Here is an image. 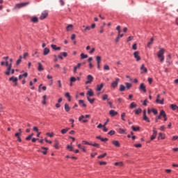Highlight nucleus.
Masks as SVG:
<instances>
[{"label":"nucleus","instance_id":"obj_52","mask_svg":"<svg viewBox=\"0 0 178 178\" xmlns=\"http://www.w3.org/2000/svg\"><path fill=\"white\" fill-rule=\"evenodd\" d=\"M124 90H126V86H124V85H120V91L123 92V91H124Z\"/></svg>","mask_w":178,"mask_h":178},{"label":"nucleus","instance_id":"obj_32","mask_svg":"<svg viewBox=\"0 0 178 178\" xmlns=\"http://www.w3.org/2000/svg\"><path fill=\"white\" fill-rule=\"evenodd\" d=\"M67 31H72L73 30V24H68L66 27Z\"/></svg>","mask_w":178,"mask_h":178},{"label":"nucleus","instance_id":"obj_47","mask_svg":"<svg viewBox=\"0 0 178 178\" xmlns=\"http://www.w3.org/2000/svg\"><path fill=\"white\" fill-rule=\"evenodd\" d=\"M131 129L134 131H139L140 130V127H134V126H132L131 127Z\"/></svg>","mask_w":178,"mask_h":178},{"label":"nucleus","instance_id":"obj_18","mask_svg":"<svg viewBox=\"0 0 178 178\" xmlns=\"http://www.w3.org/2000/svg\"><path fill=\"white\" fill-rule=\"evenodd\" d=\"M49 52H51V50H49V49L48 47H46L43 50V55L44 56H47V55H48L49 54Z\"/></svg>","mask_w":178,"mask_h":178},{"label":"nucleus","instance_id":"obj_2","mask_svg":"<svg viewBox=\"0 0 178 178\" xmlns=\"http://www.w3.org/2000/svg\"><path fill=\"white\" fill-rule=\"evenodd\" d=\"M165 49L160 48L159 51L156 54L157 58L159 59V61L161 62V63H162L163 60H165Z\"/></svg>","mask_w":178,"mask_h":178},{"label":"nucleus","instance_id":"obj_21","mask_svg":"<svg viewBox=\"0 0 178 178\" xmlns=\"http://www.w3.org/2000/svg\"><path fill=\"white\" fill-rule=\"evenodd\" d=\"M86 95H88V97H94V91H92V89H89Z\"/></svg>","mask_w":178,"mask_h":178},{"label":"nucleus","instance_id":"obj_17","mask_svg":"<svg viewBox=\"0 0 178 178\" xmlns=\"http://www.w3.org/2000/svg\"><path fill=\"white\" fill-rule=\"evenodd\" d=\"M109 115H110V116L113 118L114 116H116L118 115V112L115 111V110H111L109 111Z\"/></svg>","mask_w":178,"mask_h":178},{"label":"nucleus","instance_id":"obj_63","mask_svg":"<svg viewBox=\"0 0 178 178\" xmlns=\"http://www.w3.org/2000/svg\"><path fill=\"white\" fill-rule=\"evenodd\" d=\"M176 140H178V136H174L172 138V141H176Z\"/></svg>","mask_w":178,"mask_h":178},{"label":"nucleus","instance_id":"obj_58","mask_svg":"<svg viewBox=\"0 0 178 178\" xmlns=\"http://www.w3.org/2000/svg\"><path fill=\"white\" fill-rule=\"evenodd\" d=\"M134 147H136V148H141V147H143V145L141 143H138L135 144Z\"/></svg>","mask_w":178,"mask_h":178},{"label":"nucleus","instance_id":"obj_64","mask_svg":"<svg viewBox=\"0 0 178 178\" xmlns=\"http://www.w3.org/2000/svg\"><path fill=\"white\" fill-rule=\"evenodd\" d=\"M99 164L100 166H102V165H106V161H99Z\"/></svg>","mask_w":178,"mask_h":178},{"label":"nucleus","instance_id":"obj_43","mask_svg":"<svg viewBox=\"0 0 178 178\" xmlns=\"http://www.w3.org/2000/svg\"><path fill=\"white\" fill-rule=\"evenodd\" d=\"M136 107H137V104L134 102H131L129 106L130 109H133V108H136Z\"/></svg>","mask_w":178,"mask_h":178},{"label":"nucleus","instance_id":"obj_1","mask_svg":"<svg viewBox=\"0 0 178 178\" xmlns=\"http://www.w3.org/2000/svg\"><path fill=\"white\" fill-rule=\"evenodd\" d=\"M12 63H13V59L10 58L9 61L6 62V66L7 67L6 71L4 72L6 76H10L11 74H15V70L12 69Z\"/></svg>","mask_w":178,"mask_h":178},{"label":"nucleus","instance_id":"obj_5","mask_svg":"<svg viewBox=\"0 0 178 178\" xmlns=\"http://www.w3.org/2000/svg\"><path fill=\"white\" fill-rule=\"evenodd\" d=\"M30 3L29 2H25V3H20L15 5V9H20V8H24V6H27Z\"/></svg>","mask_w":178,"mask_h":178},{"label":"nucleus","instance_id":"obj_60","mask_svg":"<svg viewBox=\"0 0 178 178\" xmlns=\"http://www.w3.org/2000/svg\"><path fill=\"white\" fill-rule=\"evenodd\" d=\"M110 67H109V65H105L104 66V70H110Z\"/></svg>","mask_w":178,"mask_h":178},{"label":"nucleus","instance_id":"obj_41","mask_svg":"<svg viewBox=\"0 0 178 178\" xmlns=\"http://www.w3.org/2000/svg\"><path fill=\"white\" fill-rule=\"evenodd\" d=\"M87 99H88V102H90V104H94V102L95 101V98L91 99V98H90V97H87Z\"/></svg>","mask_w":178,"mask_h":178},{"label":"nucleus","instance_id":"obj_20","mask_svg":"<svg viewBox=\"0 0 178 178\" xmlns=\"http://www.w3.org/2000/svg\"><path fill=\"white\" fill-rule=\"evenodd\" d=\"M80 67H81V63H79L74 67V73H77V69H80Z\"/></svg>","mask_w":178,"mask_h":178},{"label":"nucleus","instance_id":"obj_31","mask_svg":"<svg viewBox=\"0 0 178 178\" xmlns=\"http://www.w3.org/2000/svg\"><path fill=\"white\" fill-rule=\"evenodd\" d=\"M9 81H13V83H17V77L12 76L10 78H9Z\"/></svg>","mask_w":178,"mask_h":178},{"label":"nucleus","instance_id":"obj_33","mask_svg":"<svg viewBox=\"0 0 178 178\" xmlns=\"http://www.w3.org/2000/svg\"><path fill=\"white\" fill-rule=\"evenodd\" d=\"M141 112H143V109H141L140 108L134 110V113L136 115H140V113H141Z\"/></svg>","mask_w":178,"mask_h":178},{"label":"nucleus","instance_id":"obj_35","mask_svg":"<svg viewBox=\"0 0 178 178\" xmlns=\"http://www.w3.org/2000/svg\"><path fill=\"white\" fill-rule=\"evenodd\" d=\"M91 30V26H86L84 29H81L82 33H86V31H90Z\"/></svg>","mask_w":178,"mask_h":178},{"label":"nucleus","instance_id":"obj_55","mask_svg":"<svg viewBox=\"0 0 178 178\" xmlns=\"http://www.w3.org/2000/svg\"><path fill=\"white\" fill-rule=\"evenodd\" d=\"M116 133V131H113V130H111L110 131H108V134L109 136H114V134Z\"/></svg>","mask_w":178,"mask_h":178},{"label":"nucleus","instance_id":"obj_8","mask_svg":"<svg viewBox=\"0 0 178 178\" xmlns=\"http://www.w3.org/2000/svg\"><path fill=\"white\" fill-rule=\"evenodd\" d=\"M48 17V11H43L40 17V20H44V19H47Z\"/></svg>","mask_w":178,"mask_h":178},{"label":"nucleus","instance_id":"obj_37","mask_svg":"<svg viewBox=\"0 0 178 178\" xmlns=\"http://www.w3.org/2000/svg\"><path fill=\"white\" fill-rule=\"evenodd\" d=\"M42 149H45L44 151L42 152L43 155H47V154L48 153V148L47 147H41Z\"/></svg>","mask_w":178,"mask_h":178},{"label":"nucleus","instance_id":"obj_62","mask_svg":"<svg viewBox=\"0 0 178 178\" xmlns=\"http://www.w3.org/2000/svg\"><path fill=\"white\" fill-rule=\"evenodd\" d=\"M67 149H69V151H73V147L70 146V145H68L67 146Z\"/></svg>","mask_w":178,"mask_h":178},{"label":"nucleus","instance_id":"obj_16","mask_svg":"<svg viewBox=\"0 0 178 178\" xmlns=\"http://www.w3.org/2000/svg\"><path fill=\"white\" fill-rule=\"evenodd\" d=\"M54 147L55 148V149H59V148H60V145H59V140H54Z\"/></svg>","mask_w":178,"mask_h":178},{"label":"nucleus","instance_id":"obj_30","mask_svg":"<svg viewBox=\"0 0 178 178\" xmlns=\"http://www.w3.org/2000/svg\"><path fill=\"white\" fill-rule=\"evenodd\" d=\"M118 132L119 133V134H126V129L120 128Z\"/></svg>","mask_w":178,"mask_h":178},{"label":"nucleus","instance_id":"obj_53","mask_svg":"<svg viewBox=\"0 0 178 178\" xmlns=\"http://www.w3.org/2000/svg\"><path fill=\"white\" fill-rule=\"evenodd\" d=\"M92 147H96V148H99L101 145L99 143H91L90 145Z\"/></svg>","mask_w":178,"mask_h":178},{"label":"nucleus","instance_id":"obj_27","mask_svg":"<svg viewBox=\"0 0 178 178\" xmlns=\"http://www.w3.org/2000/svg\"><path fill=\"white\" fill-rule=\"evenodd\" d=\"M69 130H70V128L67 127L65 129H63L60 131L61 134H66V133H67L69 131Z\"/></svg>","mask_w":178,"mask_h":178},{"label":"nucleus","instance_id":"obj_38","mask_svg":"<svg viewBox=\"0 0 178 178\" xmlns=\"http://www.w3.org/2000/svg\"><path fill=\"white\" fill-rule=\"evenodd\" d=\"M143 120H145V122H147V123H149V122H151L149 120V118L146 115H143Z\"/></svg>","mask_w":178,"mask_h":178},{"label":"nucleus","instance_id":"obj_50","mask_svg":"<svg viewBox=\"0 0 178 178\" xmlns=\"http://www.w3.org/2000/svg\"><path fill=\"white\" fill-rule=\"evenodd\" d=\"M115 166H123V162L120 161V162H115L114 163Z\"/></svg>","mask_w":178,"mask_h":178},{"label":"nucleus","instance_id":"obj_9","mask_svg":"<svg viewBox=\"0 0 178 178\" xmlns=\"http://www.w3.org/2000/svg\"><path fill=\"white\" fill-rule=\"evenodd\" d=\"M160 116H162L163 118V121L167 122L168 121V117L166 115V113L163 110H161L160 111Z\"/></svg>","mask_w":178,"mask_h":178},{"label":"nucleus","instance_id":"obj_57","mask_svg":"<svg viewBox=\"0 0 178 178\" xmlns=\"http://www.w3.org/2000/svg\"><path fill=\"white\" fill-rule=\"evenodd\" d=\"M102 98L103 101H106V99H108V95H106V94L103 95Z\"/></svg>","mask_w":178,"mask_h":178},{"label":"nucleus","instance_id":"obj_25","mask_svg":"<svg viewBox=\"0 0 178 178\" xmlns=\"http://www.w3.org/2000/svg\"><path fill=\"white\" fill-rule=\"evenodd\" d=\"M51 47L52 49H54V51H60V47H56V44H51Z\"/></svg>","mask_w":178,"mask_h":178},{"label":"nucleus","instance_id":"obj_49","mask_svg":"<svg viewBox=\"0 0 178 178\" xmlns=\"http://www.w3.org/2000/svg\"><path fill=\"white\" fill-rule=\"evenodd\" d=\"M124 118H126V113H122L121 114V119L123 122H126V119H124Z\"/></svg>","mask_w":178,"mask_h":178},{"label":"nucleus","instance_id":"obj_34","mask_svg":"<svg viewBox=\"0 0 178 178\" xmlns=\"http://www.w3.org/2000/svg\"><path fill=\"white\" fill-rule=\"evenodd\" d=\"M177 107H178V106L176 105V104H171V105L170 106V108H171V109H172V111H177Z\"/></svg>","mask_w":178,"mask_h":178},{"label":"nucleus","instance_id":"obj_22","mask_svg":"<svg viewBox=\"0 0 178 178\" xmlns=\"http://www.w3.org/2000/svg\"><path fill=\"white\" fill-rule=\"evenodd\" d=\"M112 144L115 146V147H120V143H119V140H113L112 141Z\"/></svg>","mask_w":178,"mask_h":178},{"label":"nucleus","instance_id":"obj_24","mask_svg":"<svg viewBox=\"0 0 178 178\" xmlns=\"http://www.w3.org/2000/svg\"><path fill=\"white\" fill-rule=\"evenodd\" d=\"M38 72H42L44 70V67H42V64H41V63H38Z\"/></svg>","mask_w":178,"mask_h":178},{"label":"nucleus","instance_id":"obj_36","mask_svg":"<svg viewBox=\"0 0 178 178\" xmlns=\"http://www.w3.org/2000/svg\"><path fill=\"white\" fill-rule=\"evenodd\" d=\"M42 98L43 101L42 102V104L43 105H47V95H43Z\"/></svg>","mask_w":178,"mask_h":178},{"label":"nucleus","instance_id":"obj_40","mask_svg":"<svg viewBox=\"0 0 178 178\" xmlns=\"http://www.w3.org/2000/svg\"><path fill=\"white\" fill-rule=\"evenodd\" d=\"M81 144L83 145H91V143H90L87 140H82Z\"/></svg>","mask_w":178,"mask_h":178},{"label":"nucleus","instance_id":"obj_15","mask_svg":"<svg viewBox=\"0 0 178 178\" xmlns=\"http://www.w3.org/2000/svg\"><path fill=\"white\" fill-rule=\"evenodd\" d=\"M79 104L81 106V108H87V104L84 102V100H79Z\"/></svg>","mask_w":178,"mask_h":178},{"label":"nucleus","instance_id":"obj_10","mask_svg":"<svg viewBox=\"0 0 178 178\" xmlns=\"http://www.w3.org/2000/svg\"><path fill=\"white\" fill-rule=\"evenodd\" d=\"M134 56L135 59H136L137 62L141 60V57L140 56V52L139 51H135L134 53Z\"/></svg>","mask_w":178,"mask_h":178},{"label":"nucleus","instance_id":"obj_54","mask_svg":"<svg viewBox=\"0 0 178 178\" xmlns=\"http://www.w3.org/2000/svg\"><path fill=\"white\" fill-rule=\"evenodd\" d=\"M152 112L154 115H158V110H156V108H152Z\"/></svg>","mask_w":178,"mask_h":178},{"label":"nucleus","instance_id":"obj_61","mask_svg":"<svg viewBox=\"0 0 178 178\" xmlns=\"http://www.w3.org/2000/svg\"><path fill=\"white\" fill-rule=\"evenodd\" d=\"M132 49H134V51L137 50V44L134 43L132 46Z\"/></svg>","mask_w":178,"mask_h":178},{"label":"nucleus","instance_id":"obj_4","mask_svg":"<svg viewBox=\"0 0 178 178\" xmlns=\"http://www.w3.org/2000/svg\"><path fill=\"white\" fill-rule=\"evenodd\" d=\"M119 81H120V79L119 78H115V81L111 83V88H116V87L119 86Z\"/></svg>","mask_w":178,"mask_h":178},{"label":"nucleus","instance_id":"obj_46","mask_svg":"<svg viewBox=\"0 0 178 178\" xmlns=\"http://www.w3.org/2000/svg\"><path fill=\"white\" fill-rule=\"evenodd\" d=\"M153 42H154V38H152L150 39V41L147 43L148 48H149V47H151V45H152Z\"/></svg>","mask_w":178,"mask_h":178},{"label":"nucleus","instance_id":"obj_12","mask_svg":"<svg viewBox=\"0 0 178 178\" xmlns=\"http://www.w3.org/2000/svg\"><path fill=\"white\" fill-rule=\"evenodd\" d=\"M96 61L97 63V69H101V56H96Z\"/></svg>","mask_w":178,"mask_h":178},{"label":"nucleus","instance_id":"obj_3","mask_svg":"<svg viewBox=\"0 0 178 178\" xmlns=\"http://www.w3.org/2000/svg\"><path fill=\"white\" fill-rule=\"evenodd\" d=\"M90 117H91V115H81L79 118V122H82V123H87L88 122V120H83V119H84V118H86L87 119Z\"/></svg>","mask_w":178,"mask_h":178},{"label":"nucleus","instance_id":"obj_6","mask_svg":"<svg viewBox=\"0 0 178 178\" xmlns=\"http://www.w3.org/2000/svg\"><path fill=\"white\" fill-rule=\"evenodd\" d=\"M159 98H161V95L159 94L156 96V104H159L160 105H163V104H165V99H159Z\"/></svg>","mask_w":178,"mask_h":178},{"label":"nucleus","instance_id":"obj_14","mask_svg":"<svg viewBox=\"0 0 178 178\" xmlns=\"http://www.w3.org/2000/svg\"><path fill=\"white\" fill-rule=\"evenodd\" d=\"M158 135V131L154 129H153V134L152 136L150 137V140L151 141H152L153 140H155V138H156V136Z\"/></svg>","mask_w":178,"mask_h":178},{"label":"nucleus","instance_id":"obj_28","mask_svg":"<svg viewBox=\"0 0 178 178\" xmlns=\"http://www.w3.org/2000/svg\"><path fill=\"white\" fill-rule=\"evenodd\" d=\"M165 138H166V135L165 134H163V133L159 134V138H161V140H165Z\"/></svg>","mask_w":178,"mask_h":178},{"label":"nucleus","instance_id":"obj_11","mask_svg":"<svg viewBox=\"0 0 178 178\" xmlns=\"http://www.w3.org/2000/svg\"><path fill=\"white\" fill-rule=\"evenodd\" d=\"M87 80H88V81H86L85 83L86 84H91L94 80V77L92 76V75H88Z\"/></svg>","mask_w":178,"mask_h":178},{"label":"nucleus","instance_id":"obj_44","mask_svg":"<svg viewBox=\"0 0 178 178\" xmlns=\"http://www.w3.org/2000/svg\"><path fill=\"white\" fill-rule=\"evenodd\" d=\"M87 58H88V55L84 54L83 53L81 54V59H86Z\"/></svg>","mask_w":178,"mask_h":178},{"label":"nucleus","instance_id":"obj_59","mask_svg":"<svg viewBox=\"0 0 178 178\" xmlns=\"http://www.w3.org/2000/svg\"><path fill=\"white\" fill-rule=\"evenodd\" d=\"M161 116L162 115H161V113H160L159 115L157 117H156L155 122H158L159 120H160Z\"/></svg>","mask_w":178,"mask_h":178},{"label":"nucleus","instance_id":"obj_56","mask_svg":"<svg viewBox=\"0 0 178 178\" xmlns=\"http://www.w3.org/2000/svg\"><path fill=\"white\" fill-rule=\"evenodd\" d=\"M46 136H48L49 137L52 138V137H54V132H51V133L47 132V133L46 134Z\"/></svg>","mask_w":178,"mask_h":178},{"label":"nucleus","instance_id":"obj_13","mask_svg":"<svg viewBox=\"0 0 178 178\" xmlns=\"http://www.w3.org/2000/svg\"><path fill=\"white\" fill-rule=\"evenodd\" d=\"M140 91H143V92H147V88L145 87V85L144 83H140L139 86Z\"/></svg>","mask_w":178,"mask_h":178},{"label":"nucleus","instance_id":"obj_7","mask_svg":"<svg viewBox=\"0 0 178 178\" xmlns=\"http://www.w3.org/2000/svg\"><path fill=\"white\" fill-rule=\"evenodd\" d=\"M144 73H148V69L145 67L144 64H142L140 66V74H144Z\"/></svg>","mask_w":178,"mask_h":178},{"label":"nucleus","instance_id":"obj_29","mask_svg":"<svg viewBox=\"0 0 178 178\" xmlns=\"http://www.w3.org/2000/svg\"><path fill=\"white\" fill-rule=\"evenodd\" d=\"M65 97L66 98H67L68 102H70L72 101V97L70 96V93L66 92V93L65 94Z\"/></svg>","mask_w":178,"mask_h":178},{"label":"nucleus","instance_id":"obj_48","mask_svg":"<svg viewBox=\"0 0 178 178\" xmlns=\"http://www.w3.org/2000/svg\"><path fill=\"white\" fill-rule=\"evenodd\" d=\"M105 156H106V153H104L103 154H101L99 156H97L98 159H102L104 158H105Z\"/></svg>","mask_w":178,"mask_h":178},{"label":"nucleus","instance_id":"obj_51","mask_svg":"<svg viewBox=\"0 0 178 178\" xmlns=\"http://www.w3.org/2000/svg\"><path fill=\"white\" fill-rule=\"evenodd\" d=\"M33 136H34V134H31V135L28 136L26 138V141H30V140H31V138H33Z\"/></svg>","mask_w":178,"mask_h":178},{"label":"nucleus","instance_id":"obj_23","mask_svg":"<svg viewBox=\"0 0 178 178\" xmlns=\"http://www.w3.org/2000/svg\"><path fill=\"white\" fill-rule=\"evenodd\" d=\"M65 111L67 112H70V106H69V104L65 103L64 105Z\"/></svg>","mask_w":178,"mask_h":178},{"label":"nucleus","instance_id":"obj_26","mask_svg":"<svg viewBox=\"0 0 178 178\" xmlns=\"http://www.w3.org/2000/svg\"><path fill=\"white\" fill-rule=\"evenodd\" d=\"M96 138L97 140H102L103 143H105V141H108V138H103L101 137V136H97Z\"/></svg>","mask_w":178,"mask_h":178},{"label":"nucleus","instance_id":"obj_19","mask_svg":"<svg viewBox=\"0 0 178 178\" xmlns=\"http://www.w3.org/2000/svg\"><path fill=\"white\" fill-rule=\"evenodd\" d=\"M104 83H102L100 85H97L96 91H101L104 88Z\"/></svg>","mask_w":178,"mask_h":178},{"label":"nucleus","instance_id":"obj_42","mask_svg":"<svg viewBox=\"0 0 178 178\" xmlns=\"http://www.w3.org/2000/svg\"><path fill=\"white\" fill-rule=\"evenodd\" d=\"M31 22L33 23H38V18L37 17H33L31 18Z\"/></svg>","mask_w":178,"mask_h":178},{"label":"nucleus","instance_id":"obj_39","mask_svg":"<svg viewBox=\"0 0 178 178\" xmlns=\"http://www.w3.org/2000/svg\"><path fill=\"white\" fill-rule=\"evenodd\" d=\"M125 86H126V88H127V90H130V88H131V87H132L131 83H130L129 82H126Z\"/></svg>","mask_w":178,"mask_h":178},{"label":"nucleus","instance_id":"obj_45","mask_svg":"<svg viewBox=\"0 0 178 178\" xmlns=\"http://www.w3.org/2000/svg\"><path fill=\"white\" fill-rule=\"evenodd\" d=\"M70 83H74V82L77 81V79H76V77H74V76H72L70 79Z\"/></svg>","mask_w":178,"mask_h":178}]
</instances>
